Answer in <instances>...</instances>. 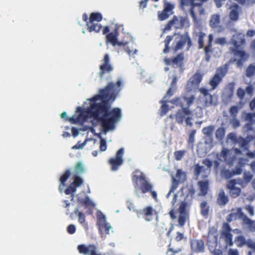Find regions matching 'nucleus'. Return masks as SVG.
Here are the masks:
<instances>
[{
	"instance_id": "1",
	"label": "nucleus",
	"mask_w": 255,
	"mask_h": 255,
	"mask_svg": "<svg viewBox=\"0 0 255 255\" xmlns=\"http://www.w3.org/2000/svg\"><path fill=\"white\" fill-rule=\"evenodd\" d=\"M122 84L121 79L115 83L109 82L104 88L100 90L98 95L90 99L92 102H96L99 100H102L98 104L103 105L106 108L104 112H99V115H103V116H99L98 118V121L100 122L102 127L105 131L114 129L115 123L121 119V109L115 108L109 111V103L115 100L122 89Z\"/></svg>"
},
{
	"instance_id": "2",
	"label": "nucleus",
	"mask_w": 255,
	"mask_h": 255,
	"mask_svg": "<svg viewBox=\"0 0 255 255\" xmlns=\"http://www.w3.org/2000/svg\"><path fill=\"white\" fill-rule=\"evenodd\" d=\"M246 43L245 35L241 32L234 34L229 42L231 46L229 48L230 52L238 58H234L233 61L236 62L238 67L242 68L248 60L249 54L244 50Z\"/></svg>"
},
{
	"instance_id": "3",
	"label": "nucleus",
	"mask_w": 255,
	"mask_h": 255,
	"mask_svg": "<svg viewBox=\"0 0 255 255\" xmlns=\"http://www.w3.org/2000/svg\"><path fill=\"white\" fill-rule=\"evenodd\" d=\"M105 110V107L103 105L94 102L86 110L81 107H77L76 112L79 113V115L77 117L73 116L67 120L73 124H83L87 121L89 116L98 120L99 112H103Z\"/></svg>"
},
{
	"instance_id": "4",
	"label": "nucleus",
	"mask_w": 255,
	"mask_h": 255,
	"mask_svg": "<svg viewBox=\"0 0 255 255\" xmlns=\"http://www.w3.org/2000/svg\"><path fill=\"white\" fill-rule=\"evenodd\" d=\"M136 173L138 172H134L132 177V181L134 188L140 190L142 194L150 192L153 198L156 200L157 193L152 190L153 185L148 182L143 173L140 172L138 175L135 174Z\"/></svg>"
},
{
	"instance_id": "5",
	"label": "nucleus",
	"mask_w": 255,
	"mask_h": 255,
	"mask_svg": "<svg viewBox=\"0 0 255 255\" xmlns=\"http://www.w3.org/2000/svg\"><path fill=\"white\" fill-rule=\"evenodd\" d=\"M171 102L177 106L180 107L181 109L179 110L175 115L176 121L180 124H182L185 121L187 125L192 126L191 122L192 118V112L188 108H184V104L182 99L179 98H175Z\"/></svg>"
},
{
	"instance_id": "6",
	"label": "nucleus",
	"mask_w": 255,
	"mask_h": 255,
	"mask_svg": "<svg viewBox=\"0 0 255 255\" xmlns=\"http://www.w3.org/2000/svg\"><path fill=\"white\" fill-rule=\"evenodd\" d=\"M82 19L86 22L87 30L89 32L99 33L103 26L99 22L103 19V16L100 12H92L88 18L86 13L82 15Z\"/></svg>"
},
{
	"instance_id": "7",
	"label": "nucleus",
	"mask_w": 255,
	"mask_h": 255,
	"mask_svg": "<svg viewBox=\"0 0 255 255\" xmlns=\"http://www.w3.org/2000/svg\"><path fill=\"white\" fill-rule=\"evenodd\" d=\"M229 66L230 63H227L216 69L215 74L209 82V85L211 87L210 90L216 89L222 82L223 78L228 72Z\"/></svg>"
},
{
	"instance_id": "8",
	"label": "nucleus",
	"mask_w": 255,
	"mask_h": 255,
	"mask_svg": "<svg viewBox=\"0 0 255 255\" xmlns=\"http://www.w3.org/2000/svg\"><path fill=\"white\" fill-rule=\"evenodd\" d=\"M202 163L207 166L209 169L205 168L204 166H201L199 164H195L194 167L193 172L196 178H198L200 176L203 179L207 178L210 172L209 169L213 165L212 161L208 158L203 159Z\"/></svg>"
},
{
	"instance_id": "9",
	"label": "nucleus",
	"mask_w": 255,
	"mask_h": 255,
	"mask_svg": "<svg viewBox=\"0 0 255 255\" xmlns=\"http://www.w3.org/2000/svg\"><path fill=\"white\" fill-rule=\"evenodd\" d=\"M100 71L98 73L101 79H103L106 74H110L114 70V67L111 63L110 56L108 54H105L99 67Z\"/></svg>"
},
{
	"instance_id": "10",
	"label": "nucleus",
	"mask_w": 255,
	"mask_h": 255,
	"mask_svg": "<svg viewBox=\"0 0 255 255\" xmlns=\"http://www.w3.org/2000/svg\"><path fill=\"white\" fill-rule=\"evenodd\" d=\"M77 250L83 255H102L98 252V247L94 244H81L77 246Z\"/></svg>"
},
{
	"instance_id": "11",
	"label": "nucleus",
	"mask_w": 255,
	"mask_h": 255,
	"mask_svg": "<svg viewBox=\"0 0 255 255\" xmlns=\"http://www.w3.org/2000/svg\"><path fill=\"white\" fill-rule=\"evenodd\" d=\"M124 153L123 148H121L118 150L115 157L111 158L109 160V163L111 166V170L112 171H117L118 170L121 165L124 162L123 156Z\"/></svg>"
},
{
	"instance_id": "12",
	"label": "nucleus",
	"mask_w": 255,
	"mask_h": 255,
	"mask_svg": "<svg viewBox=\"0 0 255 255\" xmlns=\"http://www.w3.org/2000/svg\"><path fill=\"white\" fill-rule=\"evenodd\" d=\"M97 225L101 234L104 231L106 234H109V230L112 228L110 225L106 222V217L102 212L97 215Z\"/></svg>"
},
{
	"instance_id": "13",
	"label": "nucleus",
	"mask_w": 255,
	"mask_h": 255,
	"mask_svg": "<svg viewBox=\"0 0 255 255\" xmlns=\"http://www.w3.org/2000/svg\"><path fill=\"white\" fill-rule=\"evenodd\" d=\"M186 43H187V50H188L192 46V43L188 32H186L179 36V39L178 41L177 42L176 45L173 48L174 51L176 52L179 50L182 49Z\"/></svg>"
},
{
	"instance_id": "14",
	"label": "nucleus",
	"mask_w": 255,
	"mask_h": 255,
	"mask_svg": "<svg viewBox=\"0 0 255 255\" xmlns=\"http://www.w3.org/2000/svg\"><path fill=\"white\" fill-rule=\"evenodd\" d=\"M187 204L186 202H180V206L178 209V212L179 215L178 218V226L182 227H183L187 220L189 218V213L186 210Z\"/></svg>"
},
{
	"instance_id": "15",
	"label": "nucleus",
	"mask_w": 255,
	"mask_h": 255,
	"mask_svg": "<svg viewBox=\"0 0 255 255\" xmlns=\"http://www.w3.org/2000/svg\"><path fill=\"white\" fill-rule=\"evenodd\" d=\"M203 74L200 72H196L187 81V89L190 91L192 89H195L199 87V85L203 79Z\"/></svg>"
},
{
	"instance_id": "16",
	"label": "nucleus",
	"mask_w": 255,
	"mask_h": 255,
	"mask_svg": "<svg viewBox=\"0 0 255 255\" xmlns=\"http://www.w3.org/2000/svg\"><path fill=\"white\" fill-rule=\"evenodd\" d=\"M174 8V5L167 1L164 3L163 9L158 12V17L160 20H164L167 19L169 16L173 14L172 10Z\"/></svg>"
},
{
	"instance_id": "17",
	"label": "nucleus",
	"mask_w": 255,
	"mask_h": 255,
	"mask_svg": "<svg viewBox=\"0 0 255 255\" xmlns=\"http://www.w3.org/2000/svg\"><path fill=\"white\" fill-rule=\"evenodd\" d=\"M222 229L221 237L224 239L227 245L232 246L233 245V235L231 233L232 229L230 225L228 223H223Z\"/></svg>"
},
{
	"instance_id": "18",
	"label": "nucleus",
	"mask_w": 255,
	"mask_h": 255,
	"mask_svg": "<svg viewBox=\"0 0 255 255\" xmlns=\"http://www.w3.org/2000/svg\"><path fill=\"white\" fill-rule=\"evenodd\" d=\"M190 13L195 22L198 21V16L200 17L204 14V9L202 6V3L192 4L190 9Z\"/></svg>"
},
{
	"instance_id": "19",
	"label": "nucleus",
	"mask_w": 255,
	"mask_h": 255,
	"mask_svg": "<svg viewBox=\"0 0 255 255\" xmlns=\"http://www.w3.org/2000/svg\"><path fill=\"white\" fill-rule=\"evenodd\" d=\"M201 94L203 96L204 102L206 107H209L212 105H217V99L214 98L209 91L210 89L208 90L205 88H201L199 90Z\"/></svg>"
},
{
	"instance_id": "20",
	"label": "nucleus",
	"mask_w": 255,
	"mask_h": 255,
	"mask_svg": "<svg viewBox=\"0 0 255 255\" xmlns=\"http://www.w3.org/2000/svg\"><path fill=\"white\" fill-rule=\"evenodd\" d=\"M236 180L235 179H232L228 182L226 185L227 188L229 190L230 195L233 198L238 197L241 193V189L239 187H237L236 186Z\"/></svg>"
},
{
	"instance_id": "21",
	"label": "nucleus",
	"mask_w": 255,
	"mask_h": 255,
	"mask_svg": "<svg viewBox=\"0 0 255 255\" xmlns=\"http://www.w3.org/2000/svg\"><path fill=\"white\" fill-rule=\"evenodd\" d=\"M184 60V56L183 53L178 54L173 58H165L164 62L167 65H176L177 67H182Z\"/></svg>"
},
{
	"instance_id": "22",
	"label": "nucleus",
	"mask_w": 255,
	"mask_h": 255,
	"mask_svg": "<svg viewBox=\"0 0 255 255\" xmlns=\"http://www.w3.org/2000/svg\"><path fill=\"white\" fill-rule=\"evenodd\" d=\"M191 249L194 253H203L204 243L202 240H192L190 241Z\"/></svg>"
},
{
	"instance_id": "23",
	"label": "nucleus",
	"mask_w": 255,
	"mask_h": 255,
	"mask_svg": "<svg viewBox=\"0 0 255 255\" xmlns=\"http://www.w3.org/2000/svg\"><path fill=\"white\" fill-rule=\"evenodd\" d=\"M119 36V29L118 27L112 32L106 35V43H110L113 46L120 45V43L118 41V37Z\"/></svg>"
},
{
	"instance_id": "24",
	"label": "nucleus",
	"mask_w": 255,
	"mask_h": 255,
	"mask_svg": "<svg viewBox=\"0 0 255 255\" xmlns=\"http://www.w3.org/2000/svg\"><path fill=\"white\" fill-rule=\"evenodd\" d=\"M172 19L174 20V24L176 29H182L185 26L189 25V21L186 17H178L174 15Z\"/></svg>"
},
{
	"instance_id": "25",
	"label": "nucleus",
	"mask_w": 255,
	"mask_h": 255,
	"mask_svg": "<svg viewBox=\"0 0 255 255\" xmlns=\"http://www.w3.org/2000/svg\"><path fill=\"white\" fill-rule=\"evenodd\" d=\"M213 41V36L210 34L208 36V41L207 45L204 47V53L206 61L209 62L211 58V53L213 52L212 42Z\"/></svg>"
},
{
	"instance_id": "26",
	"label": "nucleus",
	"mask_w": 255,
	"mask_h": 255,
	"mask_svg": "<svg viewBox=\"0 0 255 255\" xmlns=\"http://www.w3.org/2000/svg\"><path fill=\"white\" fill-rule=\"evenodd\" d=\"M228 196L223 189H221L217 196V203L220 206H225L229 202Z\"/></svg>"
},
{
	"instance_id": "27",
	"label": "nucleus",
	"mask_w": 255,
	"mask_h": 255,
	"mask_svg": "<svg viewBox=\"0 0 255 255\" xmlns=\"http://www.w3.org/2000/svg\"><path fill=\"white\" fill-rule=\"evenodd\" d=\"M235 83L233 82L227 84L223 93V97H225L228 100H231L233 96Z\"/></svg>"
},
{
	"instance_id": "28",
	"label": "nucleus",
	"mask_w": 255,
	"mask_h": 255,
	"mask_svg": "<svg viewBox=\"0 0 255 255\" xmlns=\"http://www.w3.org/2000/svg\"><path fill=\"white\" fill-rule=\"evenodd\" d=\"M197 185L199 186L200 193H199V196H206L208 192L209 188V182L208 180L200 181L197 183Z\"/></svg>"
},
{
	"instance_id": "29",
	"label": "nucleus",
	"mask_w": 255,
	"mask_h": 255,
	"mask_svg": "<svg viewBox=\"0 0 255 255\" xmlns=\"http://www.w3.org/2000/svg\"><path fill=\"white\" fill-rule=\"evenodd\" d=\"M231 11L229 14L230 19L232 21H237L239 16L240 6L236 3L233 4L230 7Z\"/></svg>"
},
{
	"instance_id": "30",
	"label": "nucleus",
	"mask_w": 255,
	"mask_h": 255,
	"mask_svg": "<svg viewBox=\"0 0 255 255\" xmlns=\"http://www.w3.org/2000/svg\"><path fill=\"white\" fill-rule=\"evenodd\" d=\"M71 172L70 170L67 169L62 175L60 178V184L59 186V190L61 192L63 189V187L65 186V183L70 177Z\"/></svg>"
},
{
	"instance_id": "31",
	"label": "nucleus",
	"mask_w": 255,
	"mask_h": 255,
	"mask_svg": "<svg viewBox=\"0 0 255 255\" xmlns=\"http://www.w3.org/2000/svg\"><path fill=\"white\" fill-rule=\"evenodd\" d=\"M195 192L196 191L193 186H191L190 188H188L186 191V195L185 197L184 201H182L181 202H186L187 206L188 203H190L194 198Z\"/></svg>"
},
{
	"instance_id": "32",
	"label": "nucleus",
	"mask_w": 255,
	"mask_h": 255,
	"mask_svg": "<svg viewBox=\"0 0 255 255\" xmlns=\"http://www.w3.org/2000/svg\"><path fill=\"white\" fill-rule=\"evenodd\" d=\"M207 238L208 242H217L218 240L217 230L214 227L210 228Z\"/></svg>"
},
{
	"instance_id": "33",
	"label": "nucleus",
	"mask_w": 255,
	"mask_h": 255,
	"mask_svg": "<svg viewBox=\"0 0 255 255\" xmlns=\"http://www.w3.org/2000/svg\"><path fill=\"white\" fill-rule=\"evenodd\" d=\"M220 23V16L218 14H215L212 15L209 21L210 26L212 28H216L218 27Z\"/></svg>"
},
{
	"instance_id": "34",
	"label": "nucleus",
	"mask_w": 255,
	"mask_h": 255,
	"mask_svg": "<svg viewBox=\"0 0 255 255\" xmlns=\"http://www.w3.org/2000/svg\"><path fill=\"white\" fill-rule=\"evenodd\" d=\"M142 212L144 215V219L146 221L149 222L152 220L153 215V209L151 206H148L144 208L143 209Z\"/></svg>"
},
{
	"instance_id": "35",
	"label": "nucleus",
	"mask_w": 255,
	"mask_h": 255,
	"mask_svg": "<svg viewBox=\"0 0 255 255\" xmlns=\"http://www.w3.org/2000/svg\"><path fill=\"white\" fill-rule=\"evenodd\" d=\"M78 202L84 206L85 208H94L95 207L94 203L90 200L88 196H86L84 199H78Z\"/></svg>"
},
{
	"instance_id": "36",
	"label": "nucleus",
	"mask_w": 255,
	"mask_h": 255,
	"mask_svg": "<svg viewBox=\"0 0 255 255\" xmlns=\"http://www.w3.org/2000/svg\"><path fill=\"white\" fill-rule=\"evenodd\" d=\"M214 129V126L210 125L202 129V132L206 137H208L211 140H212L213 133Z\"/></svg>"
},
{
	"instance_id": "37",
	"label": "nucleus",
	"mask_w": 255,
	"mask_h": 255,
	"mask_svg": "<svg viewBox=\"0 0 255 255\" xmlns=\"http://www.w3.org/2000/svg\"><path fill=\"white\" fill-rule=\"evenodd\" d=\"M201 214L204 216H207L209 212V206L206 201H202L200 204Z\"/></svg>"
},
{
	"instance_id": "38",
	"label": "nucleus",
	"mask_w": 255,
	"mask_h": 255,
	"mask_svg": "<svg viewBox=\"0 0 255 255\" xmlns=\"http://www.w3.org/2000/svg\"><path fill=\"white\" fill-rule=\"evenodd\" d=\"M177 180L179 181L180 183L184 182L186 180V174L182 171L181 169H178L175 175Z\"/></svg>"
},
{
	"instance_id": "39",
	"label": "nucleus",
	"mask_w": 255,
	"mask_h": 255,
	"mask_svg": "<svg viewBox=\"0 0 255 255\" xmlns=\"http://www.w3.org/2000/svg\"><path fill=\"white\" fill-rule=\"evenodd\" d=\"M73 181L72 183L76 188L81 186L84 182L83 179L78 175H75L73 177Z\"/></svg>"
},
{
	"instance_id": "40",
	"label": "nucleus",
	"mask_w": 255,
	"mask_h": 255,
	"mask_svg": "<svg viewBox=\"0 0 255 255\" xmlns=\"http://www.w3.org/2000/svg\"><path fill=\"white\" fill-rule=\"evenodd\" d=\"M180 98L182 99V102L183 103L184 102H186L187 107L186 108H188L189 109L191 105L193 103L195 99V96L193 95L190 96L188 97L186 96H183Z\"/></svg>"
},
{
	"instance_id": "41",
	"label": "nucleus",
	"mask_w": 255,
	"mask_h": 255,
	"mask_svg": "<svg viewBox=\"0 0 255 255\" xmlns=\"http://www.w3.org/2000/svg\"><path fill=\"white\" fill-rule=\"evenodd\" d=\"M74 169L76 174H82L85 171L84 165L81 162H78L76 164Z\"/></svg>"
},
{
	"instance_id": "42",
	"label": "nucleus",
	"mask_w": 255,
	"mask_h": 255,
	"mask_svg": "<svg viewBox=\"0 0 255 255\" xmlns=\"http://www.w3.org/2000/svg\"><path fill=\"white\" fill-rule=\"evenodd\" d=\"M246 221L244 224L247 226L248 229L253 232H255V221L252 220L250 218H246Z\"/></svg>"
},
{
	"instance_id": "43",
	"label": "nucleus",
	"mask_w": 255,
	"mask_h": 255,
	"mask_svg": "<svg viewBox=\"0 0 255 255\" xmlns=\"http://www.w3.org/2000/svg\"><path fill=\"white\" fill-rule=\"evenodd\" d=\"M249 141L244 138H241L239 139L238 141L239 146L243 149L246 150L249 149Z\"/></svg>"
},
{
	"instance_id": "44",
	"label": "nucleus",
	"mask_w": 255,
	"mask_h": 255,
	"mask_svg": "<svg viewBox=\"0 0 255 255\" xmlns=\"http://www.w3.org/2000/svg\"><path fill=\"white\" fill-rule=\"evenodd\" d=\"M172 39L173 36L172 35H168L166 37L164 40L165 48L163 50V52L164 53H167L169 52L170 47L169 46V45L170 42L172 40Z\"/></svg>"
},
{
	"instance_id": "45",
	"label": "nucleus",
	"mask_w": 255,
	"mask_h": 255,
	"mask_svg": "<svg viewBox=\"0 0 255 255\" xmlns=\"http://www.w3.org/2000/svg\"><path fill=\"white\" fill-rule=\"evenodd\" d=\"M225 135V129L221 127L218 128L216 131V137L219 140H222Z\"/></svg>"
},
{
	"instance_id": "46",
	"label": "nucleus",
	"mask_w": 255,
	"mask_h": 255,
	"mask_svg": "<svg viewBox=\"0 0 255 255\" xmlns=\"http://www.w3.org/2000/svg\"><path fill=\"white\" fill-rule=\"evenodd\" d=\"M253 175L250 172H245L244 174L243 179L244 181H242L239 184L241 185H243L245 183V184L249 183L253 178Z\"/></svg>"
},
{
	"instance_id": "47",
	"label": "nucleus",
	"mask_w": 255,
	"mask_h": 255,
	"mask_svg": "<svg viewBox=\"0 0 255 255\" xmlns=\"http://www.w3.org/2000/svg\"><path fill=\"white\" fill-rule=\"evenodd\" d=\"M74 213L78 217V222L80 224H82L85 222V216L81 212L79 211L78 208L74 210Z\"/></svg>"
},
{
	"instance_id": "48",
	"label": "nucleus",
	"mask_w": 255,
	"mask_h": 255,
	"mask_svg": "<svg viewBox=\"0 0 255 255\" xmlns=\"http://www.w3.org/2000/svg\"><path fill=\"white\" fill-rule=\"evenodd\" d=\"M198 48L202 49L204 47V39L206 36L205 33L200 31L198 33Z\"/></svg>"
},
{
	"instance_id": "49",
	"label": "nucleus",
	"mask_w": 255,
	"mask_h": 255,
	"mask_svg": "<svg viewBox=\"0 0 255 255\" xmlns=\"http://www.w3.org/2000/svg\"><path fill=\"white\" fill-rule=\"evenodd\" d=\"M195 0H180V6L182 9H184L186 6H192V4L194 3Z\"/></svg>"
},
{
	"instance_id": "50",
	"label": "nucleus",
	"mask_w": 255,
	"mask_h": 255,
	"mask_svg": "<svg viewBox=\"0 0 255 255\" xmlns=\"http://www.w3.org/2000/svg\"><path fill=\"white\" fill-rule=\"evenodd\" d=\"M255 74V65L250 64L246 69V76L248 77H251Z\"/></svg>"
},
{
	"instance_id": "51",
	"label": "nucleus",
	"mask_w": 255,
	"mask_h": 255,
	"mask_svg": "<svg viewBox=\"0 0 255 255\" xmlns=\"http://www.w3.org/2000/svg\"><path fill=\"white\" fill-rule=\"evenodd\" d=\"M221 175L223 177L225 178L226 179H230L234 175V173L232 171H230L229 169H223L221 171Z\"/></svg>"
},
{
	"instance_id": "52",
	"label": "nucleus",
	"mask_w": 255,
	"mask_h": 255,
	"mask_svg": "<svg viewBox=\"0 0 255 255\" xmlns=\"http://www.w3.org/2000/svg\"><path fill=\"white\" fill-rule=\"evenodd\" d=\"M166 102L165 101H161V103H162L160 108L161 116L165 115L169 110L168 105L166 104Z\"/></svg>"
},
{
	"instance_id": "53",
	"label": "nucleus",
	"mask_w": 255,
	"mask_h": 255,
	"mask_svg": "<svg viewBox=\"0 0 255 255\" xmlns=\"http://www.w3.org/2000/svg\"><path fill=\"white\" fill-rule=\"evenodd\" d=\"M76 189L77 188L74 185H73L72 183H71L70 185H69L65 189L64 192L66 195L72 194L73 195V194L76 191Z\"/></svg>"
},
{
	"instance_id": "54",
	"label": "nucleus",
	"mask_w": 255,
	"mask_h": 255,
	"mask_svg": "<svg viewBox=\"0 0 255 255\" xmlns=\"http://www.w3.org/2000/svg\"><path fill=\"white\" fill-rule=\"evenodd\" d=\"M235 241L237 243L239 247H242L246 244V239L243 236H238L236 238Z\"/></svg>"
},
{
	"instance_id": "55",
	"label": "nucleus",
	"mask_w": 255,
	"mask_h": 255,
	"mask_svg": "<svg viewBox=\"0 0 255 255\" xmlns=\"http://www.w3.org/2000/svg\"><path fill=\"white\" fill-rule=\"evenodd\" d=\"M186 152L185 150H178L174 152V154L176 160H180Z\"/></svg>"
},
{
	"instance_id": "56",
	"label": "nucleus",
	"mask_w": 255,
	"mask_h": 255,
	"mask_svg": "<svg viewBox=\"0 0 255 255\" xmlns=\"http://www.w3.org/2000/svg\"><path fill=\"white\" fill-rule=\"evenodd\" d=\"M196 132V129H193L190 131L188 142L189 144H193L194 142L195 135Z\"/></svg>"
},
{
	"instance_id": "57",
	"label": "nucleus",
	"mask_w": 255,
	"mask_h": 255,
	"mask_svg": "<svg viewBox=\"0 0 255 255\" xmlns=\"http://www.w3.org/2000/svg\"><path fill=\"white\" fill-rule=\"evenodd\" d=\"M179 182H180L179 181L177 180V179L173 178L172 183L171 186L170 187L169 193H171L172 192H174L177 189Z\"/></svg>"
},
{
	"instance_id": "58",
	"label": "nucleus",
	"mask_w": 255,
	"mask_h": 255,
	"mask_svg": "<svg viewBox=\"0 0 255 255\" xmlns=\"http://www.w3.org/2000/svg\"><path fill=\"white\" fill-rule=\"evenodd\" d=\"M100 149L101 151H104L107 149V142L104 138H101L100 140Z\"/></svg>"
},
{
	"instance_id": "59",
	"label": "nucleus",
	"mask_w": 255,
	"mask_h": 255,
	"mask_svg": "<svg viewBox=\"0 0 255 255\" xmlns=\"http://www.w3.org/2000/svg\"><path fill=\"white\" fill-rule=\"evenodd\" d=\"M215 43L223 46L227 43V40L225 37H219L216 39Z\"/></svg>"
},
{
	"instance_id": "60",
	"label": "nucleus",
	"mask_w": 255,
	"mask_h": 255,
	"mask_svg": "<svg viewBox=\"0 0 255 255\" xmlns=\"http://www.w3.org/2000/svg\"><path fill=\"white\" fill-rule=\"evenodd\" d=\"M237 213L239 215L241 218L243 219V223L246 222V218H249L242 211V209L239 208L237 209Z\"/></svg>"
},
{
	"instance_id": "61",
	"label": "nucleus",
	"mask_w": 255,
	"mask_h": 255,
	"mask_svg": "<svg viewBox=\"0 0 255 255\" xmlns=\"http://www.w3.org/2000/svg\"><path fill=\"white\" fill-rule=\"evenodd\" d=\"M245 209L248 212L250 216H253L254 215V207L250 205H246Z\"/></svg>"
},
{
	"instance_id": "62",
	"label": "nucleus",
	"mask_w": 255,
	"mask_h": 255,
	"mask_svg": "<svg viewBox=\"0 0 255 255\" xmlns=\"http://www.w3.org/2000/svg\"><path fill=\"white\" fill-rule=\"evenodd\" d=\"M174 20H173V19H172L171 20H169L167 22V23L165 26V27H164V31L170 30L171 28L173 25H174Z\"/></svg>"
},
{
	"instance_id": "63",
	"label": "nucleus",
	"mask_w": 255,
	"mask_h": 255,
	"mask_svg": "<svg viewBox=\"0 0 255 255\" xmlns=\"http://www.w3.org/2000/svg\"><path fill=\"white\" fill-rule=\"evenodd\" d=\"M67 232L70 234H73L76 231V227L73 224L69 225L67 229Z\"/></svg>"
},
{
	"instance_id": "64",
	"label": "nucleus",
	"mask_w": 255,
	"mask_h": 255,
	"mask_svg": "<svg viewBox=\"0 0 255 255\" xmlns=\"http://www.w3.org/2000/svg\"><path fill=\"white\" fill-rule=\"evenodd\" d=\"M237 94L238 97L241 99H242L245 96V92L243 89H242L241 88H239L237 90Z\"/></svg>"
}]
</instances>
